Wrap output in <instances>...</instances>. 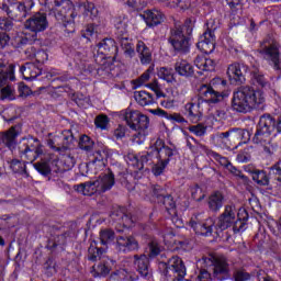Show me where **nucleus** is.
Returning <instances> with one entry per match:
<instances>
[{
    "label": "nucleus",
    "mask_w": 281,
    "mask_h": 281,
    "mask_svg": "<svg viewBox=\"0 0 281 281\" xmlns=\"http://www.w3.org/2000/svg\"><path fill=\"white\" fill-rule=\"evenodd\" d=\"M175 70L182 78H194V66L188 60L180 59L175 64Z\"/></svg>",
    "instance_id": "c756f323"
},
{
    "label": "nucleus",
    "mask_w": 281,
    "mask_h": 281,
    "mask_svg": "<svg viewBox=\"0 0 281 281\" xmlns=\"http://www.w3.org/2000/svg\"><path fill=\"white\" fill-rule=\"evenodd\" d=\"M189 225L194 229L195 234H200L201 236H212V232H214V220L209 218L203 223H198L194 220L189 222Z\"/></svg>",
    "instance_id": "393cba45"
},
{
    "label": "nucleus",
    "mask_w": 281,
    "mask_h": 281,
    "mask_svg": "<svg viewBox=\"0 0 281 281\" xmlns=\"http://www.w3.org/2000/svg\"><path fill=\"white\" fill-rule=\"evenodd\" d=\"M115 249L120 254L139 251V241L133 235H119L116 236Z\"/></svg>",
    "instance_id": "4468645a"
},
{
    "label": "nucleus",
    "mask_w": 281,
    "mask_h": 281,
    "mask_svg": "<svg viewBox=\"0 0 281 281\" xmlns=\"http://www.w3.org/2000/svg\"><path fill=\"white\" fill-rule=\"evenodd\" d=\"M134 269L139 273L142 278H148L150 276V259L146 256V254L143 255H134Z\"/></svg>",
    "instance_id": "4be33fe9"
},
{
    "label": "nucleus",
    "mask_w": 281,
    "mask_h": 281,
    "mask_svg": "<svg viewBox=\"0 0 281 281\" xmlns=\"http://www.w3.org/2000/svg\"><path fill=\"white\" fill-rule=\"evenodd\" d=\"M220 216H226L229 218H236L238 216V212L236 211V206L234 204H227L224 206V211Z\"/></svg>",
    "instance_id": "052dcab7"
},
{
    "label": "nucleus",
    "mask_w": 281,
    "mask_h": 281,
    "mask_svg": "<svg viewBox=\"0 0 281 281\" xmlns=\"http://www.w3.org/2000/svg\"><path fill=\"white\" fill-rule=\"evenodd\" d=\"M94 124L97 128H101V131H106V126H109V116L104 114H100L94 119Z\"/></svg>",
    "instance_id": "13d9d810"
},
{
    "label": "nucleus",
    "mask_w": 281,
    "mask_h": 281,
    "mask_svg": "<svg viewBox=\"0 0 281 281\" xmlns=\"http://www.w3.org/2000/svg\"><path fill=\"white\" fill-rule=\"evenodd\" d=\"M184 115L189 117L191 122H200L203 113H201V105L199 103H187L184 105Z\"/></svg>",
    "instance_id": "f704fd0d"
},
{
    "label": "nucleus",
    "mask_w": 281,
    "mask_h": 281,
    "mask_svg": "<svg viewBox=\"0 0 281 281\" xmlns=\"http://www.w3.org/2000/svg\"><path fill=\"white\" fill-rule=\"evenodd\" d=\"M14 64L5 65L0 59V98L1 100H13L14 89L10 86V82L15 80L14 77Z\"/></svg>",
    "instance_id": "6e6552de"
},
{
    "label": "nucleus",
    "mask_w": 281,
    "mask_h": 281,
    "mask_svg": "<svg viewBox=\"0 0 281 281\" xmlns=\"http://www.w3.org/2000/svg\"><path fill=\"white\" fill-rule=\"evenodd\" d=\"M158 159V156H157V149L155 148V145L154 147H151L146 154H143L140 156V164L144 168V164H153V159Z\"/></svg>",
    "instance_id": "603ef678"
},
{
    "label": "nucleus",
    "mask_w": 281,
    "mask_h": 281,
    "mask_svg": "<svg viewBox=\"0 0 281 281\" xmlns=\"http://www.w3.org/2000/svg\"><path fill=\"white\" fill-rule=\"evenodd\" d=\"M158 203H162L169 214H177V203L175 202V198H172V195L167 193Z\"/></svg>",
    "instance_id": "a18cd8bd"
},
{
    "label": "nucleus",
    "mask_w": 281,
    "mask_h": 281,
    "mask_svg": "<svg viewBox=\"0 0 281 281\" xmlns=\"http://www.w3.org/2000/svg\"><path fill=\"white\" fill-rule=\"evenodd\" d=\"M113 269V261L109 257L103 258L100 262L93 265L90 269L92 278H106Z\"/></svg>",
    "instance_id": "412c9836"
},
{
    "label": "nucleus",
    "mask_w": 281,
    "mask_h": 281,
    "mask_svg": "<svg viewBox=\"0 0 281 281\" xmlns=\"http://www.w3.org/2000/svg\"><path fill=\"white\" fill-rule=\"evenodd\" d=\"M271 123L267 121L265 114L260 117L257 131L252 137L254 144H259L260 146H269L271 144Z\"/></svg>",
    "instance_id": "f8f14e48"
},
{
    "label": "nucleus",
    "mask_w": 281,
    "mask_h": 281,
    "mask_svg": "<svg viewBox=\"0 0 281 281\" xmlns=\"http://www.w3.org/2000/svg\"><path fill=\"white\" fill-rule=\"evenodd\" d=\"M117 237H115V232L111 228H105L100 231V240L101 245H111L113 240H115Z\"/></svg>",
    "instance_id": "49530a36"
},
{
    "label": "nucleus",
    "mask_w": 281,
    "mask_h": 281,
    "mask_svg": "<svg viewBox=\"0 0 281 281\" xmlns=\"http://www.w3.org/2000/svg\"><path fill=\"white\" fill-rule=\"evenodd\" d=\"M104 254V248H98L95 245L91 244L88 248V260L90 262H98V260H102L106 257H102Z\"/></svg>",
    "instance_id": "37998d69"
},
{
    "label": "nucleus",
    "mask_w": 281,
    "mask_h": 281,
    "mask_svg": "<svg viewBox=\"0 0 281 281\" xmlns=\"http://www.w3.org/2000/svg\"><path fill=\"white\" fill-rule=\"evenodd\" d=\"M191 196L194 201H203L205 199V192H203V189H201L199 184H195V187L191 189Z\"/></svg>",
    "instance_id": "680f3d73"
},
{
    "label": "nucleus",
    "mask_w": 281,
    "mask_h": 281,
    "mask_svg": "<svg viewBox=\"0 0 281 281\" xmlns=\"http://www.w3.org/2000/svg\"><path fill=\"white\" fill-rule=\"evenodd\" d=\"M44 5L49 12H54L56 21H60L61 29L66 34H74L76 32V12L71 9V1L69 0H44Z\"/></svg>",
    "instance_id": "7ed1b4c3"
},
{
    "label": "nucleus",
    "mask_w": 281,
    "mask_h": 281,
    "mask_svg": "<svg viewBox=\"0 0 281 281\" xmlns=\"http://www.w3.org/2000/svg\"><path fill=\"white\" fill-rule=\"evenodd\" d=\"M261 104H265V93L249 86L239 87L233 94L232 109L237 113H250L254 109H260Z\"/></svg>",
    "instance_id": "f257e3e1"
},
{
    "label": "nucleus",
    "mask_w": 281,
    "mask_h": 281,
    "mask_svg": "<svg viewBox=\"0 0 281 281\" xmlns=\"http://www.w3.org/2000/svg\"><path fill=\"white\" fill-rule=\"evenodd\" d=\"M148 87L151 89V91H154L157 98H166V94L161 91V88L157 81L149 83Z\"/></svg>",
    "instance_id": "338daca9"
},
{
    "label": "nucleus",
    "mask_w": 281,
    "mask_h": 281,
    "mask_svg": "<svg viewBox=\"0 0 281 281\" xmlns=\"http://www.w3.org/2000/svg\"><path fill=\"white\" fill-rule=\"evenodd\" d=\"M150 67L143 74L140 75L135 81L134 85H136L137 87H142V85H144V82H148V80H150Z\"/></svg>",
    "instance_id": "69168bd1"
},
{
    "label": "nucleus",
    "mask_w": 281,
    "mask_h": 281,
    "mask_svg": "<svg viewBox=\"0 0 281 281\" xmlns=\"http://www.w3.org/2000/svg\"><path fill=\"white\" fill-rule=\"evenodd\" d=\"M269 177L271 181H277L281 186V160L270 167Z\"/></svg>",
    "instance_id": "09e8293b"
},
{
    "label": "nucleus",
    "mask_w": 281,
    "mask_h": 281,
    "mask_svg": "<svg viewBox=\"0 0 281 281\" xmlns=\"http://www.w3.org/2000/svg\"><path fill=\"white\" fill-rule=\"evenodd\" d=\"M260 56L268 63L277 74L281 75V47L278 42L266 38L258 48Z\"/></svg>",
    "instance_id": "423d86ee"
},
{
    "label": "nucleus",
    "mask_w": 281,
    "mask_h": 281,
    "mask_svg": "<svg viewBox=\"0 0 281 281\" xmlns=\"http://www.w3.org/2000/svg\"><path fill=\"white\" fill-rule=\"evenodd\" d=\"M25 54L29 58H35L36 63H46V60L49 58V55H47V52L44 49L36 50L34 46L29 47L25 50Z\"/></svg>",
    "instance_id": "58836bf2"
},
{
    "label": "nucleus",
    "mask_w": 281,
    "mask_h": 281,
    "mask_svg": "<svg viewBox=\"0 0 281 281\" xmlns=\"http://www.w3.org/2000/svg\"><path fill=\"white\" fill-rule=\"evenodd\" d=\"M69 236V232H65L61 235H50L47 241V249L50 251H55L58 247L63 249L67 245V237Z\"/></svg>",
    "instance_id": "72a5a7b5"
},
{
    "label": "nucleus",
    "mask_w": 281,
    "mask_h": 281,
    "mask_svg": "<svg viewBox=\"0 0 281 281\" xmlns=\"http://www.w3.org/2000/svg\"><path fill=\"white\" fill-rule=\"evenodd\" d=\"M190 133H193V135H196L198 137H203L205 133L207 132V127H205L203 124L192 125L189 127Z\"/></svg>",
    "instance_id": "e2e57ef3"
},
{
    "label": "nucleus",
    "mask_w": 281,
    "mask_h": 281,
    "mask_svg": "<svg viewBox=\"0 0 281 281\" xmlns=\"http://www.w3.org/2000/svg\"><path fill=\"white\" fill-rule=\"evenodd\" d=\"M248 71L249 67L235 63L228 66L227 76L233 85H243Z\"/></svg>",
    "instance_id": "a211bd4d"
},
{
    "label": "nucleus",
    "mask_w": 281,
    "mask_h": 281,
    "mask_svg": "<svg viewBox=\"0 0 281 281\" xmlns=\"http://www.w3.org/2000/svg\"><path fill=\"white\" fill-rule=\"evenodd\" d=\"M213 278L215 280L225 281L232 278V269L229 261L224 256L213 257Z\"/></svg>",
    "instance_id": "ddd939ff"
},
{
    "label": "nucleus",
    "mask_w": 281,
    "mask_h": 281,
    "mask_svg": "<svg viewBox=\"0 0 281 281\" xmlns=\"http://www.w3.org/2000/svg\"><path fill=\"white\" fill-rule=\"evenodd\" d=\"M100 182L89 181L77 186V192H81L85 196H93L95 192L100 193Z\"/></svg>",
    "instance_id": "e433bc0d"
},
{
    "label": "nucleus",
    "mask_w": 281,
    "mask_h": 281,
    "mask_svg": "<svg viewBox=\"0 0 281 281\" xmlns=\"http://www.w3.org/2000/svg\"><path fill=\"white\" fill-rule=\"evenodd\" d=\"M74 142H76V137H74V133L71 130L64 131L61 136H56L47 140L49 148L56 150L57 153H66L74 146Z\"/></svg>",
    "instance_id": "9b49d317"
},
{
    "label": "nucleus",
    "mask_w": 281,
    "mask_h": 281,
    "mask_svg": "<svg viewBox=\"0 0 281 281\" xmlns=\"http://www.w3.org/2000/svg\"><path fill=\"white\" fill-rule=\"evenodd\" d=\"M196 47L203 54H212L216 49V35H214V31L207 29L200 37Z\"/></svg>",
    "instance_id": "aec40b11"
},
{
    "label": "nucleus",
    "mask_w": 281,
    "mask_h": 281,
    "mask_svg": "<svg viewBox=\"0 0 281 281\" xmlns=\"http://www.w3.org/2000/svg\"><path fill=\"white\" fill-rule=\"evenodd\" d=\"M233 278L235 281H249V280H251V274H249L245 270H236L233 273Z\"/></svg>",
    "instance_id": "0e129e2a"
},
{
    "label": "nucleus",
    "mask_w": 281,
    "mask_h": 281,
    "mask_svg": "<svg viewBox=\"0 0 281 281\" xmlns=\"http://www.w3.org/2000/svg\"><path fill=\"white\" fill-rule=\"evenodd\" d=\"M21 135V124H15L0 133V142L10 150L16 148V138Z\"/></svg>",
    "instance_id": "6ab92c4d"
},
{
    "label": "nucleus",
    "mask_w": 281,
    "mask_h": 281,
    "mask_svg": "<svg viewBox=\"0 0 281 281\" xmlns=\"http://www.w3.org/2000/svg\"><path fill=\"white\" fill-rule=\"evenodd\" d=\"M111 58H105L101 63H97L99 67L97 68V74L99 76H109L111 74V69L113 67V64L111 63Z\"/></svg>",
    "instance_id": "c03bdc74"
},
{
    "label": "nucleus",
    "mask_w": 281,
    "mask_h": 281,
    "mask_svg": "<svg viewBox=\"0 0 281 281\" xmlns=\"http://www.w3.org/2000/svg\"><path fill=\"white\" fill-rule=\"evenodd\" d=\"M224 203L225 195H223L220 191L213 192L207 199L209 210L210 212H213V214H217V212H221Z\"/></svg>",
    "instance_id": "cd10ccee"
},
{
    "label": "nucleus",
    "mask_w": 281,
    "mask_h": 281,
    "mask_svg": "<svg viewBox=\"0 0 281 281\" xmlns=\"http://www.w3.org/2000/svg\"><path fill=\"white\" fill-rule=\"evenodd\" d=\"M151 194L153 196H155V199H157L159 203V201L168 194V191H166L164 187L159 184H155L151 187Z\"/></svg>",
    "instance_id": "4d7b16f0"
},
{
    "label": "nucleus",
    "mask_w": 281,
    "mask_h": 281,
    "mask_svg": "<svg viewBox=\"0 0 281 281\" xmlns=\"http://www.w3.org/2000/svg\"><path fill=\"white\" fill-rule=\"evenodd\" d=\"M97 182L99 183L100 192H106L115 186V175H113L111 169H108L106 172H103L99 176Z\"/></svg>",
    "instance_id": "a878e982"
},
{
    "label": "nucleus",
    "mask_w": 281,
    "mask_h": 281,
    "mask_svg": "<svg viewBox=\"0 0 281 281\" xmlns=\"http://www.w3.org/2000/svg\"><path fill=\"white\" fill-rule=\"evenodd\" d=\"M268 124H270V128L276 131L277 135H281V115L273 117L271 114H263Z\"/></svg>",
    "instance_id": "de8ad7c7"
},
{
    "label": "nucleus",
    "mask_w": 281,
    "mask_h": 281,
    "mask_svg": "<svg viewBox=\"0 0 281 281\" xmlns=\"http://www.w3.org/2000/svg\"><path fill=\"white\" fill-rule=\"evenodd\" d=\"M19 155L23 161L19 159L11 160L10 168L15 173L27 175L25 161L32 164L33 161H36L38 157H43L45 151L43 150V145H41L38 138H31L19 146Z\"/></svg>",
    "instance_id": "f03ea898"
},
{
    "label": "nucleus",
    "mask_w": 281,
    "mask_h": 281,
    "mask_svg": "<svg viewBox=\"0 0 281 281\" xmlns=\"http://www.w3.org/2000/svg\"><path fill=\"white\" fill-rule=\"evenodd\" d=\"M250 76L251 82L252 85H255V87H259L260 89H269V87H271V83L269 82V80H267L262 71L258 69L252 70Z\"/></svg>",
    "instance_id": "4c0bfd02"
},
{
    "label": "nucleus",
    "mask_w": 281,
    "mask_h": 281,
    "mask_svg": "<svg viewBox=\"0 0 281 281\" xmlns=\"http://www.w3.org/2000/svg\"><path fill=\"white\" fill-rule=\"evenodd\" d=\"M252 176V181L257 183V186L267 187V190H273V186L269 181L271 178L267 175V171L255 169L250 171Z\"/></svg>",
    "instance_id": "2f4dec72"
},
{
    "label": "nucleus",
    "mask_w": 281,
    "mask_h": 281,
    "mask_svg": "<svg viewBox=\"0 0 281 281\" xmlns=\"http://www.w3.org/2000/svg\"><path fill=\"white\" fill-rule=\"evenodd\" d=\"M121 115L132 131H137V134H134L133 136L134 144H144V139H146V130L150 124V120L142 112L131 109L123 110Z\"/></svg>",
    "instance_id": "39448f33"
},
{
    "label": "nucleus",
    "mask_w": 281,
    "mask_h": 281,
    "mask_svg": "<svg viewBox=\"0 0 281 281\" xmlns=\"http://www.w3.org/2000/svg\"><path fill=\"white\" fill-rule=\"evenodd\" d=\"M110 218L124 227H131L133 223L137 222V217L133 216L126 211V207L114 206L110 213Z\"/></svg>",
    "instance_id": "dca6fc26"
},
{
    "label": "nucleus",
    "mask_w": 281,
    "mask_h": 281,
    "mask_svg": "<svg viewBox=\"0 0 281 281\" xmlns=\"http://www.w3.org/2000/svg\"><path fill=\"white\" fill-rule=\"evenodd\" d=\"M94 143L91 140V137L83 135L79 139V148L86 150V153H91L93 150Z\"/></svg>",
    "instance_id": "3c124183"
},
{
    "label": "nucleus",
    "mask_w": 281,
    "mask_h": 281,
    "mask_svg": "<svg viewBox=\"0 0 281 281\" xmlns=\"http://www.w3.org/2000/svg\"><path fill=\"white\" fill-rule=\"evenodd\" d=\"M217 142L223 146V148H226L229 150L232 148V144L236 142V132L235 127L229 128L226 132H221L217 134Z\"/></svg>",
    "instance_id": "473e14b6"
},
{
    "label": "nucleus",
    "mask_w": 281,
    "mask_h": 281,
    "mask_svg": "<svg viewBox=\"0 0 281 281\" xmlns=\"http://www.w3.org/2000/svg\"><path fill=\"white\" fill-rule=\"evenodd\" d=\"M154 146L159 161H165L168 159V164H170V159L177 155V149L167 146L166 142H164L161 138H157Z\"/></svg>",
    "instance_id": "5701e85b"
},
{
    "label": "nucleus",
    "mask_w": 281,
    "mask_h": 281,
    "mask_svg": "<svg viewBox=\"0 0 281 281\" xmlns=\"http://www.w3.org/2000/svg\"><path fill=\"white\" fill-rule=\"evenodd\" d=\"M198 280L199 281H211L212 280V274L207 270L201 269L200 273L198 276Z\"/></svg>",
    "instance_id": "774afa93"
},
{
    "label": "nucleus",
    "mask_w": 281,
    "mask_h": 281,
    "mask_svg": "<svg viewBox=\"0 0 281 281\" xmlns=\"http://www.w3.org/2000/svg\"><path fill=\"white\" fill-rule=\"evenodd\" d=\"M236 217H226L223 215H218L217 222L215 224V233L225 232V229H229L234 225Z\"/></svg>",
    "instance_id": "ea45409f"
},
{
    "label": "nucleus",
    "mask_w": 281,
    "mask_h": 281,
    "mask_svg": "<svg viewBox=\"0 0 281 281\" xmlns=\"http://www.w3.org/2000/svg\"><path fill=\"white\" fill-rule=\"evenodd\" d=\"M125 159L127 164L133 166V168H136V170H144V166H142V158H137L135 154H128Z\"/></svg>",
    "instance_id": "6e6d98bb"
},
{
    "label": "nucleus",
    "mask_w": 281,
    "mask_h": 281,
    "mask_svg": "<svg viewBox=\"0 0 281 281\" xmlns=\"http://www.w3.org/2000/svg\"><path fill=\"white\" fill-rule=\"evenodd\" d=\"M241 216L240 214H237V216L235 217V222L231 226L233 227L234 234H238V232H243L245 229V225H247V221H249V214L246 213V211L241 212Z\"/></svg>",
    "instance_id": "a19ab883"
},
{
    "label": "nucleus",
    "mask_w": 281,
    "mask_h": 281,
    "mask_svg": "<svg viewBox=\"0 0 281 281\" xmlns=\"http://www.w3.org/2000/svg\"><path fill=\"white\" fill-rule=\"evenodd\" d=\"M136 53L142 65H150L153 63V52H150V48L143 41L137 42Z\"/></svg>",
    "instance_id": "7c9ffc66"
},
{
    "label": "nucleus",
    "mask_w": 281,
    "mask_h": 281,
    "mask_svg": "<svg viewBox=\"0 0 281 281\" xmlns=\"http://www.w3.org/2000/svg\"><path fill=\"white\" fill-rule=\"evenodd\" d=\"M235 142H244L247 144L251 139V134L247 130L235 127Z\"/></svg>",
    "instance_id": "864d4df0"
},
{
    "label": "nucleus",
    "mask_w": 281,
    "mask_h": 281,
    "mask_svg": "<svg viewBox=\"0 0 281 281\" xmlns=\"http://www.w3.org/2000/svg\"><path fill=\"white\" fill-rule=\"evenodd\" d=\"M14 29V20L10 19L8 15L7 18H0V30L2 32H12Z\"/></svg>",
    "instance_id": "5fc2aeb1"
},
{
    "label": "nucleus",
    "mask_w": 281,
    "mask_h": 281,
    "mask_svg": "<svg viewBox=\"0 0 281 281\" xmlns=\"http://www.w3.org/2000/svg\"><path fill=\"white\" fill-rule=\"evenodd\" d=\"M97 54H93L94 63H102L105 58L115 60L117 58V43L111 37H105L97 44Z\"/></svg>",
    "instance_id": "1a4fd4ad"
},
{
    "label": "nucleus",
    "mask_w": 281,
    "mask_h": 281,
    "mask_svg": "<svg viewBox=\"0 0 281 281\" xmlns=\"http://www.w3.org/2000/svg\"><path fill=\"white\" fill-rule=\"evenodd\" d=\"M162 251H164V246H161L159 240H157V238H149V240L147 241V247L145 248V256L149 260H154V258H157V256H160L159 262H158V265L160 266L161 262H168V260H170V258L166 260L168 257L166 256V254H161Z\"/></svg>",
    "instance_id": "f3484780"
},
{
    "label": "nucleus",
    "mask_w": 281,
    "mask_h": 281,
    "mask_svg": "<svg viewBox=\"0 0 281 281\" xmlns=\"http://www.w3.org/2000/svg\"><path fill=\"white\" fill-rule=\"evenodd\" d=\"M206 155L209 157H212L213 159H215L216 161H220V164L222 166H224L225 168H227V170H229V172L232 175H234V177H236V179L239 177V175L243 172L240 170H238L236 167H234V165H232V162L229 160H227L225 157L221 156V154L211 150V149H206Z\"/></svg>",
    "instance_id": "bb28decb"
},
{
    "label": "nucleus",
    "mask_w": 281,
    "mask_h": 281,
    "mask_svg": "<svg viewBox=\"0 0 281 281\" xmlns=\"http://www.w3.org/2000/svg\"><path fill=\"white\" fill-rule=\"evenodd\" d=\"M33 166L35 170H37V172H40V175H42L43 177H48L49 175H52V168L49 167V162H47V160L41 159Z\"/></svg>",
    "instance_id": "8fccbe9b"
},
{
    "label": "nucleus",
    "mask_w": 281,
    "mask_h": 281,
    "mask_svg": "<svg viewBox=\"0 0 281 281\" xmlns=\"http://www.w3.org/2000/svg\"><path fill=\"white\" fill-rule=\"evenodd\" d=\"M166 166H168V159L159 160L156 165L153 166L151 172L155 175V177H160V175H164V170H166Z\"/></svg>",
    "instance_id": "bf43d9fd"
},
{
    "label": "nucleus",
    "mask_w": 281,
    "mask_h": 281,
    "mask_svg": "<svg viewBox=\"0 0 281 281\" xmlns=\"http://www.w3.org/2000/svg\"><path fill=\"white\" fill-rule=\"evenodd\" d=\"M20 74H22L24 80H36L42 70L34 63H25L20 67Z\"/></svg>",
    "instance_id": "c85d7f7f"
},
{
    "label": "nucleus",
    "mask_w": 281,
    "mask_h": 281,
    "mask_svg": "<svg viewBox=\"0 0 281 281\" xmlns=\"http://www.w3.org/2000/svg\"><path fill=\"white\" fill-rule=\"evenodd\" d=\"M194 30V21L187 19L184 24L175 23V26L170 30V36L168 42L178 54H188L190 52V36Z\"/></svg>",
    "instance_id": "20e7f679"
},
{
    "label": "nucleus",
    "mask_w": 281,
    "mask_h": 281,
    "mask_svg": "<svg viewBox=\"0 0 281 281\" xmlns=\"http://www.w3.org/2000/svg\"><path fill=\"white\" fill-rule=\"evenodd\" d=\"M140 16L144 19L148 27H157V25H161V23L166 21V15L158 10L144 11Z\"/></svg>",
    "instance_id": "b1692460"
},
{
    "label": "nucleus",
    "mask_w": 281,
    "mask_h": 281,
    "mask_svg": "<svg viewBox=\"0 0 281 281\" xmlns=\"http://www.w3.org/2000/svg\"><path fill=\"white\" fill-rule=\"evenodd\" d=\"M33 7L34 2L32 0L13 3H10V0H0V10L5 12L7 16L10 18L11 21L21 22L27 19V12H30Z\"/></svg>",
    "instance_id": "0eeeda50"
},
{
    "label": "nucleus",
    "mask_w": 281,
    "mask_h": 281,
    "mask_svg": "<svg viewBox=\"0 0 281 281\" xmlns=\"http://www.w3.org/2000/svg\"><path fill=\"white\" fill-rule=\"evenodd\" d=\"M199 95L201 100L206 102V104H218L227 98V93L218 92L212 86L202 85L199 89Z\"/></svg>",
    "instance_id": "2eb2a0df"
},
{
    "label": "nucleus",
    "mask_w": 281,
    "mask_h": 281,
    "mask_svg": "<svg viewBox=\"0 0 281 281\" xmlns=\"http://www.w3.org/2000/svg\"><path fill=\"white\" fill-rule=\"evenodd\" d=\"M134 98L140 106H148V104L155 103V98H153V94L146 91L135 92Z\"/></svg>",
    "instance_id": "79ce46f5"
},
{
    "label": "nucleus",
    "mask_w": 281,
    "mask_h": 281,
    "mask_svg": "<svg viewBox=\"0 0 281 281\" xmlns=\"http://www.w3.org/2000/svg\"><path fill=\"white\" fill-rule=\"evenodd\" d=\"M117 41L124 52V55L127 58L135 57V47L133 46V42L131 41V38H128V34L125 33L117 35Z\"/></svg>",
    "instance_id": "c9c22d12"
},
{
    "label": "nucleus",
    "mask_w": 281,
    "mask_h": 281,
    "mask_svg": "<svg viewBox=\"0 0 281 281\" xmlns=\"http://www.w3.org/2000/svg\"><path fill=\"white\" fill-rule=\"evenodd\" d=\"M26 30L33 32L31 41H38V32H45L49 27L47 13L37 12L27 19L24 23Z\"/></svg>",
    "instance_id": "9d476101"
}]
</instances>
